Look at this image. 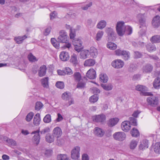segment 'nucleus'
<instances>
[{
  "instance_id": "obj_1",
  "label": "nucleus",
  "mask_w": 160,
  "mask_h": 160,
  "mask_svg": "<svg viewBox=\"0 0 160 160\" xmlns=\"http://www.w3.org/2000/svg\"><path fill=\"white\" fill-rule=\"evenodd\" d=\"M59 33V36L58 38V41L59 42L66 43L65 45L63 46V48L64 49H71L72 46L71 43H67L69 39L66 32L64 30H62L60 31Z\"/></svg>"
},
{
  "instance_id": "obj_2",
  "label": "nucleus",
  "mask_w": 160,
  "mask_h": 160,
  "mask_svg": "<svg viewBox=\"0 0 160 160\" xmlns=\"http://www.w3.org/2000/svg\"><path fill=\"white\" fill-rule=\"evenodd\" d=\"M146 15L145 14H139L137 16V18L139 21L140 28H142L139 32V34L142 36L145 35L146 27L145 23V17Z\"/></svg>"
},
{
  "instance_id": "obj_3",
  "label": "nucleus",
  "mask_w": 160,
  "mask_h": 160,
  "mask_svg": "<svg viewBox=\"0 0 160 160\" xmlns=\"http://www.w3.org/2000/svg\"><path fill=\"white\" fill-rule=\"evenodd\" d=\"M126 26L125 22L122 21L118 22L116 23V30L118 34L120 36H122L125 34Z\"/></svg>"
},
{
  "instance_id": "obj_4",
  "label": "nucleus",
  "mask_w": 160,
  "mask_h": 160,
  "mask_svg": "<svg viewBox=\"0 0 160 160\" xmlns=\"http://www.w3.org/2000/svg\"><path fill=\"white\" fill-rule=\"evenodd\" d=\"M151 95L150 94V96L147 98V101L149 105L152 107H155L158 104V98L157 97Z\"/></svg>"
},
{
  "instance_id": "obj_5",
  "label": "nucleus",
  "mask_w": 160,
  "mask_h": 160,
  "mask_svg": "<svg viewBox=\"0 0 160 160\" xmlns=\"http://www.w3.org/2000/svg\"><path fill=\"white\" fill-rule=\"evenodd\" d=\"M105 32L108 34V39L110 41H112L115 38L116 34L113 28L111 27L107 28Z\"/></svg>"
},
{
  "instance_id": "obj_6",
  "label": "nucleus",
  "mask_w": 160,
  "mask_h": 160,
  "mask_svg": "<svg viewBox=\"0 0 160 160\" xmlns=\"http://www.w3.org/2000/svg\"><path fill=\"white\" fill-rule=\"evenodd\" d=\"M113 137L115 140L122 141L125 139L126 135L125 133L122 132H118L113 134Z\"/></svg>"
},
{
  "instance_id": "obj_7",
  "label": "nucleus",
  "mask_w": 160,
  "mask_h": 160,
  "mask_svg": "<svg viewBox=\"0 0 160 160\" xmlns=\"http://www.w3.org/2000/svg\"><path fill=\"white\" fill-rule=\"evenodd\" d=\"M115 54L121 56L125 60H127L130 58V53L127 51H115Z\"/></svg>"
},
{
  "instance_id": "obj_8",
  "label": "nucleus",
  "mask_w": 160,
  "mask_h": 160,
  "mask_svg": "<svg viewBox=\"0 0 160 160\" xmlns=\"http://www.w3.org/2000/svg\"><path fill=\"white\" fill-rule=\"evenodd\" d=\"M124 65V62L119 59H117L113 61L111 63L112 66L116 69L122 68Z\"/></svg>"
},
{
  "instance_id": "obj_9",
  "label": "nucleus",
  "mask_w": 160,
  "mask_h": 160,
  "mask_svg": "<svg viewBox=\"0 0 160 160\" xmlns=\"http://www.w3.org/2000/svg\"><path fill=\"white\" fill-rule=\"evenodd\" d=\"M72 43L74 47L75 50H82L83 48L82 42L78 38L73 39Z\"/></svg>"
},
{
  "instance_id": "obj_10",
  "label": "nucleus",
  "mask_w": 160,
  "mask_h": 160,
  "mask_svg": "<svg viewBox=\"0 0 160 160\" xmlns=\"http://www.w3.org/2000/svg\"><path fill=\"white\" fill-rule=\"evenodd\" d=\"M80 148L78 146H76L71 151V158L74 160L77 159L80 157Z\"/></svg>"
},
{
  "instance_id": "obj_11",
  "label": "nucleus",
  "mask_w": 160,
  "mask_h": 160,
  "mask_svg": "<svg viewBox=\"0 0 160 160\" xmlns=\"http://www.w3.org/2000/svg\"><path fill=\"white\" fill-rule=\"evenodd\" d=\"M39 132L40 130H38L32 132L31 133V134H34V136L32 138V141L33 142L34 144H36L37 145L38 144L40 140Z\"/></svg>"
},
{
  "instance_id": "obj_12",
  "label": "nucleus",
  "mask_w": 160,
  "mask_h": 160,
  "mask_svg": "<svg viewBox=\"0 0 160 160\" xmlns=\"http://www.w3.org/2000/svg\"><path fill=\"white\" fill-rule=\"evenodd\" d=\"M136 90L140 91L142 92L143 95L144 96H149L150 93L146 92L148 91V88L144 86L141 85H138L136 87Z\"/></svg>"
},
{
  "instance_id": "obj_13",
  "label": "nucleus",
  "mask_w": 160,
  "mask_h": 160,
  "mask_svg": "<svg viewBox=\"0 0 160 160\" xmlns=\"http://www.w3.org/2000/svg\"><path fill=\"white\" fill-rule=\"evenodd\" d=\"M92 119L93 121L95 122H102L106 120V117L104 114H102L93 116L92 117Z\"/></svg>"
},
{
  "instance_id": "obj_14",
  "label": "nucleus",
  "mask_w": 160,
  "mask_h": 160,
  "mask_svg": "<svg viewBox=\"0 0 160 160\" xmlns=\"http://www.w3.org/2000/svg\"><path fill=\"white\" fill-rule=\"evenodd\" d=\"M50 132V129L49 127H46L41 131H40L41 134L47 133L46 136V140L49 143L50 142V134L49 133Z\"/></svg>"
},
{
  "instance_id": "obj_15",
  "label": "nucleus",
  "mask_w": 160,
  "mask_h": 160,
  "mask_svg": "<svg viewBox=\"0 0 160 160\" xmlns=\"http://www.w3.org/2000/svg\"><path fill=\"white\" fill-rule=\"evenodd\" d=\"M86 76L87 78L90 79H94L96 77V72L93 69H90L86 73Z\"/></svg>"
},
{
  "instance_id": "obj_16",
  "label": "nucleus",
  "mask_w": 160,
  "mask_h": 160,
  "mask_svg": "<svg viewBox=\"0 0 160 160\" xmlns=\"http://www.w3.org/2000/svg\"><path fill=\"white\" fill-rule=\"evenodd\" d=\"M122 130L124 132L128 131L131 128V126L128 121H125L123 122L121 125Z\"/></svg>"
},
{
  "instance_id": "obj_17",
  "label": "nucleus",
  "mask_w": 160,
  "mask_h": 160,
  "mask_svg": "<svg viewBox=\"0 0 160 160\" xmlns=\"http://www.w3.org/2000/svg\"><path fill=\"white\" fill-rule=\"evenodd\" d=\"M152 26L154 28H158L160 25V17L157 15L154 17L152 21Z\"/></svg>"
},
{
  "instance_id": "obj_18",
  "label": "nucleus",
  "mask_w": 160,
  "mask_h": 160,
  "mask_svg": "<svg viewBox=\"0 0 160 160\" xmlns=\"http://www.w3.org/2000/svg\"><path fill=\"white\" fill-rule=\"evenodd\" d=\"M119 120V119L118 118H111L108 122V125L110 127H113L118 123Z\"/></svg>"
},
{
  "instance_id": "obj_19",
  "label": "nucleus",
  "mask_w": 160,
  "mask_h": 160,
  "mask_svg": "<svg viewBox=\"0 0 160 160\" xmlns=\"http://www.w3.org/2000/svg\"><path fill=\"white\" fill-rule=\"evenodd\" d=\"M60 58L62 61H66L69 60V55L67 52L62 51L60 54Z\"/></svg>"
},
{
  "instance_id": "obj_20",
  "label": "nucleus",
  "mask_w": 160,
  "mask_h": 160,
  "mask_svg": "<svg viewBox=\"0 0 160 160\" xmlns=\"http://www.w3.org/2000/svg\"><path fill=\"white\" fill-rule=\"evenodd\" d=\"M79 53V58L81 59H85L89 58V51H77Z\"/></svg>"
},
{
  "instance_id": "obj_21",
  "label": "nucleus",
  "mask_w": 160,
  "mask_h": 160,
  "mask_svg": "<svg viewBox=\"0 0 160 160\" xmlns=\"http://www.w3.org/2000/svg\"><path fill=\"white\" fill-rule=\"evenodd\" d=\"M94 132L96 135L99 137L103 136L104 134V131L98 127H96L94 128Z\"/></svg>"
},
{
  "instance_id": "obj_22",
  "label": "nucleus",
  "mask_w": 160,
  "mask_h": 160,
  "mask_svg": "<svg viewBox=\"0 0 160 160\" xmlns=\"http://www.w3.org/2000/svg\"><path fill=\"white\" fill-rule=\"evenodd\" d=\"M70 61L75 66H76L78 64L79 62L77 55L75 54H73L71 56Z\"/></svg>"
},
{
  "instance_id": "obj_23",
  "label": "nucleus",
  "mask_w": 160,
  "mask_h": 160,
  "mask_svg": "<svg viewBox=\"0 0 160 160\" xmlns=\"http://www.w3.org/2000/svg\"><path fill=\"white\" fill-rule=\"evenodd\" d=\"M53 132V136L57 138L60 137L62 134L61 129L58 127L55 128Z\"/></svg>"
},
{
  "instance_id": "obj_24",
  "label": "nucleus",
  "mask_w": 160,
  "mask_h": 160,
  "mask_svg": "<svg viewBox=\"0 0 160 160\" xmlns=\"http://www.w3.org/2000/svg\"><path fill=\"white\" fill-rule=\"evenodd\" d=\"M148 141L146 139H144L141 142L139 146L140 150H143L148 148Z\"/></svg>"
},
{
  "instance_id": "obj_25",
  "label": "nucleus",
  "mask_w": 160,
  "mask_h": 160,
  "mask_svg": "<svg viewBox=\"0 0 160 160\" xmlns=\"http://www.w3.org/2000/svg\"><path fill=\"white\" fill-rule=\"evenodd\" d=\"M99 79L101 82L106 83L108 82V78L106 74L102 73L99 75Z\"/></svg>"
},
{
  "instance_id": "obj_26",
  "label": "nucleus",
  "mask_w": 160,
  "mask_h": 160,
  "mask_svg": "<svg viewBox=\"0 0 160 160\" xmlns=\"http://www.w3.org/2000/svg\"><path fill=\"white\" fill-rule=\"evenodd\" d=\"M107 25V22L105 20H101L99 21L97 25L98 28L102 29Z\"/></svg>"
},
{
  "instance_id": "obj_27",
  "label": "nucleus",
  "mask_w": 160,
  "mask_h": 160,
  "mask_svg": "<svg viewBox=\"0 0 160 160\" xmlns=\"http://www.w3.org/2000/svg\"><path fill=\"white\" fill-rule=\"evenodd\" d=\"M27 37V36L26 35L22 36L16 37L14 38V40L17 43L19 44L22 43L23 40Z\"/></svg>"
},
{
  "instance_id": "obj_28",
  "label": "nucleus",
  "mask_w": 160,
  "mask_h": 160,
  "mask_svg": "<svg viewBox=\"0 0 160 160\" xmlns=\"http://www.w3.org/2000/svg\"><path fill=\"white\" fill-rule=\"evenodd\" d=\"M95 63V60L93 59H87L84 62V65L85 66H92Z\"/></svg>"
},
{
  "instance_id": "obj_29",
  "label": "nucleus",
  "mask_w": 160,
  "mask_h": 160,
  "mask_svg": "<svg viewBox=\"0 0 160 160\" xmlns=\"http://www.w3.org/2000/svg\"><path fill=\"white\" fill-rule=\"evenodd\" d=\"M46 67L45 65H43L40 67L38 72L39 76L42 77L45 75L46 73Z\"/></svg>"
},
{
  "instance_id": "obj_30",
  "label": "nucleus",
  "mask_w": 160,
  "mask_h": 160,
  "mask_svg": "<svg viewBox=\"0 0 160 160\" xmlns=\"http://www.w3.org/2000/svg\"><path fill=\"white\" fill-rule=\"evenodd\" d=\"M40 114L39 113L36 114L34 116L33 119V124L36 126H37L40 124Z\"/></svg>"
},
{
  "instance_id": "obj_31",
  "label": "nucleus",
  "mask_w": 160,
  "mask_h": 160,
  "mask_svg": "<svg viewBox=\"0 0 160 160\" xmlns=\"http://www.w3.org/2000/svg\"><path fill=\"white\" fill-rule=\"evenodd\" d=\"M153 86L156 89H158L160 88V78H157L154 81Z\"/></svg>"
},
{
  "instance_id": "obj_32",
  "label": "nucleus",
  "mask_w": 160,
  "mask_h": 160,
  "mask_svg": "<svg viewBox=\"0 0 160 160\" xmlns=\"http://www.w3.org/2000/svg\"><path fill=\"white\" fill-rule=\"evenodd\" d=\"M71 94L70 92H64L62 94V99L64 100H69L71 98Z\"/></svg>"
},
{
  "instance_id": "obj_33",
  "label": "nucleus",
  "mask_w": 160,
  "mask_h": 160,
  "mask_svg": "<svg viewBox=\"0 0 160 160\" xmlns=\"http://www.w3.org/2000/svg\"><path fill=\"white\" fill-rule=\"evenodd\" d=\"M107 46L108 49L112 50L116 49L117 47V45L115 43L111 42H108Z\"/></svg>"
},
{
  "instance_id": "obj_34",
  "label": "nucleus",
  "mask_w": 160,
  "mask_h": 160,
  "mask_svg": "<svg viewBox=\"0 0 160 160\" xmlns=\"http://www.w3.org/2000/svg\"><path fill=\"white\" fill-rule=\"evenodd\" d=\"M104 34V32L102 31L99 30L96 34V39L97 41H100Z\"/></svg>"
},
{
  "instance_id": "obj_35",
  "label": "nucleus",
  "mask_w": 160,
  "mask_h": 160,
  "mask_svg": "<svg viewBox=\"0 0 160 160\" xmlns=\"http://www.w3.org/2000/svg\"><path fill=\"white\" fill-rule=\"evenodd\" d=\"M152 43H157L160 42V36L156 35L152 37L150 39Z\"/></svg>"
},
{
  "instance_id": "obj_36",
  "label": "nucleus",
  "mask_w": 160,
  "mask_h": 160,
  "mask_svg": "<svg viewBox=\"0 0 160 160\" xmlns=\"http://www.w3.org/2000/svg\"><path fill=\"white\" fill-rule=\"evenodd\" d=\"M138 141L133 139L131 141L129 145L130 148L131 149H133L135 148L137 146Z\"/></svg>"
},
{
  "instance_id": "obj_37",
  "label": "nucleus",
  "mask_w": 160,
  "mask_h": 160,
  "mask_svg": "<svg viewBox=\"0 0 160 160\" xmlns=\"http://www.w3.org/2000/svg\"><path fill=\"white\" fill-rule=\"evenodd\" d=\"M152 66L150 64H147L143 67V72H150L152 70Z\"/></svg>"
},
{
  "instance_id": "obj_38",
  "label": "nucleus",
  "mask_w": 160,
  "mask_h": 160,
  "mask_svg": "<svg viewBox=\"0 0 160 160\" xmlns=\"http://www.w3.org/2000/svg\"><path fill=\"white\" fill-rule=\"evenodd\" d=\"M131 133L132 137H138L139 135V132L138 130L134 128L131 131Z\"/></svg>"
},
{
  "instance_id": "obj_39",
  "label": "nucleus",
  "mask_w": 160,
  "mask_h": 160,
  "mask_svg": "<svg viewBox=\"0 0 160 160\" xmlns=\"http://www.w3.org/2000/svg\"><path fill=\"white\" fill-rule=\"evenodd\" d=\"M48 80V77L45 78L42 80V85L44 87L46 88L49 87Z\"/></svg>"
},
{
  "instance_id": "obj_40",
  "label": "nucleus",
  "mask_w": 160,
  "mask_h": 160,
  "mask_svg": "<svg viewBox=\"0 0 160 160\" xmlns=\"http://www.w3.org/2000/svg\"><path fill=\"white\" fill-rule=\"evenodd\" d=\"M154 150L156 153H160V142H158L155 144L154 146Z\"/></svg>"
},
{
  "instance_id": "obj_41",
  "label": "nucleus",
  "mask_w": 160,
  "mask_h": 160,
  "mask_svg": "<svg viewBox=\"0 0 160 160\" xmlns=\"http://www.w3.org/2000/svg\"><path fill=\"white\" fill-rule=\"evenodd\" d=\"M101 86L103 88L107 91H109L112 89L113 86L111 84H102Z\"/></svg>"
},
{
  "instance_id": "obj_42",
  "label": "nucleus",
  "mask_w": 160,
  "mask_h": 160,
  "mask_svg": "<svg viewBox=\"0 0 160 160\" xmlns=\"http://www.w3.org/2000/svg\"><path fill=\"white\" fill-rule=\"evenodd\" d=\"M98 99V96L97 94H94L89 98V101L91 103H94L97 101Z\"/></svg>"
},
{
  "instance_id": "obj_43",
  "label": "nucleus",
  "mask_w": 160,
  "mask_h": 160,
  "mask_svg": "<svg viewBox=\"0 0 160 160\" xmlns=\"http://www.w3.org/2000/svg\"><path fill=\"white\" fill-rule=\"evenodd\" d=\"M68 158L66 154H60L57 156L58 160H68Z\"/></svg>"
},
{
  "instance_id": "obj_44",
  "label": "nucleus",
  "mask_w": 160,
  "mask_h": 160,
  "mask_svg": "<svg viewBox=\"0 0 160 160\" xmlns=\"http://www.w3.org/2000/svg\"><path fill=\"white\" fill-rule=\"evenodd\" d=\"M88 54L89 58L90 57L95 58L97 56L98 53L97 51H89Z\"/></svg>"
},
{
  "instance_id": "obj_45",
  "label": "nucleus",
  "mask_w": 160,
  "mask_h": 160,
  "mask_svg": "<svg viewBox=\"0 0 160 160\" xmlns=\"http://www.w3.org/2000/svg\"><path fill=\"white\" fill-rule=\"evenodd\" d=\"M73 77L75 80L76 82H79L81 79V76L79 72H75L73 75Z\"/></svg>"
},
{
  "instance_id": "obj_46",
  "label": "nucleus",
  "mask_w": 160,
  "mask_h": 160,
  "mask_svg": "<svg viewBox=\"0 0 160 160\" xmlns=\"http://www.w3.org/2000/svg\"><path fill=\"white\" fill-rule=\"evenodd\" d=\"M130 124L136 126L137 125V121L136 119L134 117H130L129 118V122H128Z\"/></svg>"
},
{
  "instance_id": "obj_47",
  "label": "nucleus",
  "mask_w": 160,
  "mask_h": 160,
  "mask_svg": "<svg viewBox=\"0 0 160 160\" xmlns=\"http://www.w3.org/2000/svg\"><path fill=\"white\" fill-rule=\"evenodd\" d=\"M132 28L129 26H126L125 28V33L128 35H130L132 33Z\"/></svg>"
},
{
  "instance_id": "obj_48",
  "label": "nucleus",
  "mask_w": 160,
  "mask_h": 160,
  "mask_svg": "<svg viewBox=\"0 0 160 160\" xmlns=\"http://www.w3.org/2000/svg\"><path fill=\"white\" fill-rule=\"evenodd\" d=\"M6 142L9 145L15 146L16 145L17 143L14 140L12 139H8L6 140Z\"/></svg>"
},
{
  "instance_id": "obj_49",
  "label": "nucleus",
  "mask_w": 160,
  "mask_h": 160,
  "mask_svg": "<svg viewBox=\"0 0 160 160\" xmlns=\"http://www.w3.org/2000/svg\"><path fill=\"white\" fill-rule=\"evenodd\" d=\"M28 58L29 61L32 62H34L37 61V59L35 56L32 53H30L28 56Z\"/></svg>"
},
{
  "instance_id": "obj_50",
  "label": "nucleus",
  "mask_w": 160,
  "mask_h": 160,
  "mask_svg": "<svg viewBox=\"0 0 160 160\" xmlns=\"http://www.w3.org/2000/svg\"><path fill=\"white\" fill-rule=\"evenodd\" d=\"M43 104L40 102H38L36 103L35 109L37 111L39 110L43 107Z\"/></svg>"
},
{
  "instance_id": "obj_51",
  "label": "nucleus",
  "mask_w": 160,
  "mask_h": 160,
  "mask_svg": "<svg viewBox=\"0 0 160 160\" xmlns=\"http://www.w3.org/2000/svg\"><path fill=\"white\" fill-rule=\"evenodd\" d=\"M64 71L65 75H71L73 73L72 70L69 67H66L64 69Z\"/></svg>"
},
{
  "instance_id": "obj_52",
  "label": "nucleus",
  "mask_w": 160,
  "mask_h": 160,
  "mask_svg": "<svg viewBox=\"0 0 160 160\" xmlns=\"http://www.w3.org/2000/svg\"><path fill=\"white\" fill-rule=\"evenodd\" d=\"M56 86L57 88L62 89L64 88V85L62 82L58 81L56 82Z\"/></svg>"
},
{
  "instance_id": "obj_53",
  "label": "nucleus",
  "mask_w": 160,
  "mask_h": 160,
  "mask_svg": "<svg viewBox=\"0 0 160 160\" xmlns=\"http://www.w3.org/2000/svg\"><path fill=\"white\" fill-rule=\"evenodd\" d=\"M146 49L149 50H155L156 49L155 46L150 43H148L146 45Z\"/></svg>"
},
{
  "instance_id": "obj_54",
  "label": "nucleus",
  "mask_w": 160,
  "mask_h": 160,
  "mask_svg": "<svg viewBox=\"0 0 160 160\" xmlns=\"http://www.w3.org/2000/svg\"><path fill=\"white\" fill-rule=\"evenodd\" d=\"M34 116L33 113L32 112L29 113L26 116V120L28 122L30 121L32 118Z\"/></svg>"
},
{
  "instance_id": "obj_55",
  "label": "nucleus",
  "mask_w": 160,
  "mask_h": 160,
  "mask_svg": "<svg viewBox=\"0 0 160 160\" xmlns=\"http://www.w3.org/2000/svg\"><path fill=\"white\" fill-rule=\"evenodd\" d=\"M96 22H93L91 19H89L87 21V24L88 26L91 27H93L95 25Z\"/></svg>"
},
{
  "instance_id": "obj_56",
  "label": "nucleus",
  "mask_w": 160,
  "mask_h": 160,
  "mask_svg": "<svg viewBox=\"0 0 160 160\" xmlns=\"http://www.w3.org/2000/svg\"><path fill=\"white\" fill-rule=\"evenodd\" d=\"M75 30L71 29L70 31V33L69 34L70 38L71 39H73L76 36Z\"/></svg>"
},
{
  "instance_id": "obj_57",
  "label": "nucleus",
  "mask_w": 160,
  "mask_h": 160,
  "mask_svg": "<svg viewBox=\"0 0 160 160\" xmlns=\"http://www.w3.org/2000/svg\"><path fill=\"white\" fill-rule=\"evenodd\" d=\"M43 121L45 123H49L50 122V115L48 114L46 115L43 118Z\"/></svg>"
},
{
  "instance_id": "obj_58",
  "label": "nucleus",
  "mask_w": 160,
  "mask_h": 160,
  "mask_svg": "<svg viewBox=\"0 0 160 160\" xmlns=\"http://www.w3.org/2000/svg\"><path fill=\"white\" fill-rule=\"evenodd\" d=\"M85 85V83L82 82H78L77 84V87L78 88H83Z\"/></svg>"
},
{
  "instance_id": "obj_59",
  "label": "nucleus",
  "mask_w": 160,
  "mask_h": 160,
  "mask_svg": "<svg viewBox=\"0 0 160 160\" xmlns=\"http://www.w3.org/2000/svg\"><path fill=\"white\" fill-rule=\"evenodd\" d=\"M136 68L135 65L133 64H131L129 68V70L131 72H133L134 71Z\"/></svg>"
},
{
  "instance_id": "obj_60",
  "label": "nucleus",
  "mask_w": 160,
  "mask_h": 160,
  "mask_svg": "<svg viewBox=\"0 0 160 160\" xmlns=\"http://www.w3.org/2000/svg\"><path fill=\"white\" fill-rule=\"evenodd\" d=\"M93 93L94 94H97L100 92V90L98 88L96 87H93L91 88Z\"/></svg>"
},
{
  "instance_id": "obj_61",
  "label": "nucleus",
  "mask_w": 160,
  "mask_h": 160,
  "mask_svg": "<svg viewBox=\"0 0 160 160\" xmlns=\"http://www.w3.org/2000/svg\"><path fill=\"white\" fill-rule=\"evenodd\" d=\"M134 57L136 58H140L142 56V54L139 52L136 51L134 52Z\"/></svg>"
},
{
  "instance_id": "obj_62",
  "label": "nucleus",
  "mask_w": 160,
  "mask_h": 160,
  "mask_svg": "<svg viewBox=\"0 0 160 160\" xmlns=\"http://www.w3.org/2000/svg\"><path fill=\"white\" fill-rule=\"evenodd\" d=\"M57 115L58 117L56 119V121L57 122H59L63 119L62 116L60 113H58L57 114Z\"/></svg>"
},
{
  "instance_id": "obj_63",
  "label": "nucleus",
  "mask_w": 160,
  "mask_h": 160,
  "mask_svg": "<svg viewBox=\"0 0 160 160\" xmlns=\"http://www.w3.org/2000/svg\"><path fill=\"white\" fill-rule=\"evenodd\" d=\"M89 158L86 154H84L82 156V160H89Z\"/></svg>"
},
{
  "instance_id": "obj_64",
  "label": "nucleus",
  "mask_w": 160,
  "mask_h": 160,
  "mask_svg": "<svg viewBox=\"0 0 160 160\" xmlns=\"http://www.w3.org/2000/svg\"><path fill=\"white\" fill-rule=\"evenodd\" d=\"M57 13L55 11H53L51 13V19L56 18L57 16Z\"/></svg>"
}]
</instances>
